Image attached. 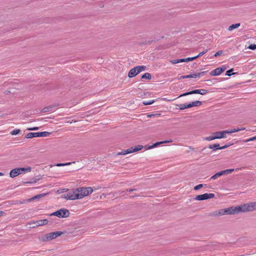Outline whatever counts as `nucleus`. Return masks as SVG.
<instances>
[{"label": "nucleus", "mask_w": 256, "mask_h": 256, "mask_svg": "<svg viewBox=\"0 0 256 256\" xmlns=\"http://www.w3.org/2000/svg\"><path fill=\"white\" fill-rule=\"evenodd\" d=\"M56 166H64V164L58 163L56 164Z\"/></svg>", "instance_id": "obj_42"}, {"label": "nucleus", "mask_w": 256, "mask_h": 256, "mask_svg": "<svg viewBox=\"0 0 256 256\" xmlns=\"http://www.w3.org/2000/svg\"><path fill=\"white\" fill-rule=\"evenodd\" d=\"M200 94L204 95L208 92V90L205 89H200Z\"/></svg>", "instance_id": "obj_33"}, {"label": "nucleus", "mask_w": 256, "mask_h": 256, "mask_svg": "<svg viewBox=\"0 0 256 256\" xmlns=\"http://www.w3.org/2000/svg\"><path fill=\"white\" fill-rule=\"evenodd\" d=\"M3 214H4V212L0 210V216H1Z\"/></svg>", "instance_id": "obj_46"}, {"label": "nucleus", "mask_w": 256, "mask_h": 256, "mask_svg": "<svg viewBox=\"0 0 256 256\" xmlns=\"http://www.w3.org/2000/svg\"><path fill=\"white\" fill-rule=\"evenodd\" d=\"M225 130L222 132H218L214 134V136L216 138V139L217 138H226V132H225Z\"/></svg>", "instance_id": "obj_14"}, {"label": "nucleus", "mask_w": 256, "mask_h": 256, "mask_svg": "<svg viewBox=\"0 0 256 256\" xmlns=\"http://www.w3.org/2000/svg\"><path fill=\"white\" fill-rule=\"evenodd\" d=\"M215 139H216V138H215V136H214V134L212 136H208V137H206V138H204L205 140H208V141L212 140H215Z\"/></svg>", "instance_id": "obj_30"}, {"label": "nucleus", "mask_w": 256, "mask_h": 256, "mask_svg": "<svg viewBox=\"0 0 256 256\" xmlns=\"http://www.w3.org/2000/svg\"><path fill=\"white\" fill-rule=\"evenodd\" d=\"M154 102V100H148V101H144L143 104L144 105H150V104H152Z\"/></svg>", "instance_id": "obj_31"}, {"label": "nucleus", "mask_w": 256, "mask_h": 256, "mask_svg": "<svg viewBox=\"0 0 256 256\" xmlns=\"http://www.w3.org/2000/svg\"><path fill=\"white\" fill-rule=\"evenodd\" d=\"M228 146L227 145H225L223 146L220 147V144H211L208 146V148L212 149L213 150H222L224 149L225 148H226Z\"/></svg>", "instance_id": "obj_13"}, {"label": "nucleus", "mask_w": 256, "mask_h": 256, "mask_svg": "<svg viewBox=\"0 0 256 256\" xmlns=\"http://www.w3.org/2000/svg\"><path fill=\"white\" fill-rule=\"evenodd\" d=\"M71 164H72V162H67V163L64 164V166H70Z\"/></svg>", "instance_id": "obj_44"}, {"label": "nucleus", "mask_w": 256, "mask_h": 256, "mask_svg": "<svg viewBox=\"0 0 256 256\" xmlns=\"http://www.w3.org/2000/svg\"><path fill=\"white\" fill-rule=\"evenodd\" d=\"M254 140H256V136H254L252 138H250L249 140H248L247 141L248 142H250V141H253Z\"/></svg>", "instance_id": "obj_41"}, {"label": "nucleus", "mask_w": 256, "mask_h": 256, "mask_svg": "<svg viewBox=\"0 0 256 256\" xmlns=\"http://www.w3.org/2000/svg\"><path fill=\"white\" fill-rule=\"evenodd\" d=\"M64 198L66 200H75L80 199V196L78 192L77 193L73 192L66 194L64 196Z\"/></svg>", "instance_id": "obj_10"}, {"label": "nucleus", "mask_w": 256, "mask_h": 256, "mask_svg": "<svg viewBox=\"0 0 256 256\" xmlns=\"http://www.w3.org/2000/svg\"><path fill=\"white\" fill-rule=\"evenodd\" d=\"M234 170V169H228L222 170L223 174H230Z\"/></svg>", "instance_id": "obj_29"}, {"label": "nucleus", "mask_w": 256, "mask_h": 256, "mask_svg": "<svg viewBox=\"0 0 256 256\" xmlns=\"http://www.w3.org/2000/svg\"><path fill=\"white\" fill-rule=\"evenodd\" d=\"M202 104V102L199 100H196L192 102L191 103H190L188 104V106L189 107V108H190L194 106H200Z\"/></svg>", "instance_id": "obj_18"}, {"label": "nucleus", "mask_w": 256, "mask_h": 256, "mask_svg": "<svg viewBox=\"0 0 256 256\" xmlns=\"http://www.w3.org/2000/svg\"><path fill=\"white\" fill-rule=\"evenodd\" d=\"M142 78H146L148 80H150L152 78V76L150 74L146 72L142 76Z\"/></svg>", "instance_id": "obj_25"}, {"label": "nucleus", "mask_w": 256, "mask_h": 256, "mask_svg": "<svg viewBox=\"0 0 256 256\" xmlns=\"http://www.w3.org/2000/svg\"><path fill=\"white\" fill-rule=\"evenodd\" d=\"M232 70H233L232 68L227 70L226 72V75L228 76H231L232 74H234L235 73L231 74V72H232Z\"/></svg>", "instance_id": "obj_36"}, {"label": "nucleus", "mask_w": 256, "mask_h": 256, "mask_svg": "<svg viewBox=\"0 0 256 256\" xmlns=\"http://www.w3.org/2000/svg\"><path fill=\"white\" fill-rule=\"evenodd\" d=\"M51 216H55L60 218H67L70 215V212L65 208H61L53 213Z\"/></svg>", "instance_id": "obj_7"}, {"label": "nucleus", "mask_w": 256, "mask_h": 256, "mask_svg": "<svg viewBox=\"0 0 256 256\" xmlns=\"http://www.w3.org/2000/svg\"><path fill=\"white\" fill-rule=\"evenodd\" d=\"M143 146L142 145H138L134 147H130L129 148L124 150L121 152H120L118 154V155H125L128 154H131L132 152H136L141 150Z\"/></svg>", "instance_id": "obj_8"}, {"label": "nucleus", "mask_w": 256, "mask_h": 256, "mask_svg": "<svg viewBox=\"0 0 256 256\" xmlns=\"http://www.w3.org/2000/svg\"><path fill=\"white\" fill-rule=\"evenodd\" d=\"M200 90H192V91H190V92H186L184 94H183L181 95L180 96H180H188V95H190V94H200Z\"/></svg>", "instance_id": "obj_19"}, {"label": "nucleus", "mask_w": 256, "mask_h": 256, "mask_svg": "<svg viewBox=\"0 0 256 256\" xmlns=\"http://www.w3.org/2000/svg\"><path fill=\"white\" fill-rule=\"evenodd\" d=\"M54 110V107L53 106H48L47 107L44 108L43 109V112H50Z\"/></svg>", "instance_id": "obj_23"}, {"label": "nucleus", "mask_w": 256, "mask_h": 256, "mask_svg": "<svg viewBox=\"0 0 256 256\" xmlns=\"http://www.w3.org/2000/svg\"><path fill=\"white\" fill-rule=\"evenodd\" d=\"M4 174L0 172V176H3Z\"/></svg>", "instance_id": "obj_47"}, {"label": "nucleus", "mask_w": 256, "mask_h": 256, "mask_svg": "<svg viewBox=\"0 0 256 256\" xmlns=\"http://www.w3.org/2000/svg\"><path fill=\"white\" fill-rule=\"evenodd\" d=\"M170 62L171 63H172L173 64H178L179 62H182V59L172 60Z\"/></svg>", "instance_id": "obj_28"}, {"label": "nucleus", "mask_w": 256, "mask_h": 256, "mask_svg": "<svg viewBox=\"0 0 256 256\" xmlns=\"http://www.w3.org/2000/svg\"><path fill=\"white\" fill-rule=\"evenodd\" d=\"M171 142H172V140L171 139H170L169 140H164V141H162V142H156L155 144H154L150 146L148 148H154L157 146H158L160 144H162Z\"/></svg>", "instance_id": "obj_17"}, {"label": "nucleus", "mask_w": 256, "mask_h": 256, "mask_svg": "<svg viewBox=\"0 0 256 256\" xmlns=\"http://www.w3.org/2000/svg\"><path fill=\"white\" fill-rule=\"evenodd\" d=\"M32 168L30 167H28L26 168H15L10 170V176L12 178H14L24 172H30Z\"/></svg>", "instance_id": "obj_2"}, {"label": "nucleus", "mask_w": 256, "mask_h": 256, "mask_svg": "<svg viewBox=\"0 0 256 256\" xmlns=\"http://www.w3.org/2000/svg\"><path fill=\"white\" fill-rule=\"evenodd\" d=\"M222 72H223V70L218 68L212 70L210 72V74L212 76H219Z\"/></svg>", "instance_id": "obj_15"}, {"label": "nucleus", "mask_w": 256, "mask_h": 256, "mask_svg": "<svg viewBox=\"0 0 256 256\" xmlns=\"http://www.w3.org/2000/svg\"><path fill=\"white\" fill-rule=\"evenodd\" d=\"M42 196H43V194H38V195L34 196V197H33L32 198L29 199L28 200V201H30L32 200H34V199H36V198H42Z\"/></svg>", "instance_id": "obj_35"}, {"label": "nucleus", "mask_w": 256, "mask_h": 256, "mask_svg": "<svg viewBox=\"0 0 256 256\" xmlns=\"http://www.w3.org/2000/svg\"><path fill=\"white\" fill-rule=\"evenodd\" d=\"M207 52H208V50H205L202 52H201L199 53V54L198 55L195 56L196 57V58H198V57H200V56H202L203 54H204Z\"/></svg>", "instance_id": "obj_34"}, {"label": "nucleus", "mask_w": 256, "mask_h": 256, "mask_svg": "<svg viewBox=\"0 0 256 256\" xmlns=\"http://www.w3.org/2000/svg\"><path fill=\"white\" fill-rule=\"evenodd\" d=\"M182 62H190V61H192V60L196 59V57L194 56L192 57V58H182Z\"/></svg>", "instance_id": "obj_27"}, {"label": "nucleus", "mask_w": 256, "mask_h": 256, "mask_svg": "<svg viewBox=\"0 0 256 256\" xmlns=\"http://www.w3.org/2000/svg\"><path fill=\"white\" fill-rule=\"evenodd\" d=\"M62 234V232H50L42 237L40 240L43 242L48 241L61 236Z\"/></svg>", "instance_id": "obj_3"}, {"label": "nucleus", "mask_w": 256, "mask_h": 256, "mask_svg": "<svg viewBox=\"0 0 256 256\" xmlns=\"http://www.w3.org/2000/svg\"><path fill=\"white\" fill-rule=\"evenodd\" d=\"M146 68V66H137L132 68L128 74L129 78H133L136 76L140 72L144 71Z\"/></svg>", "instance_id": "obj_5"}, {"label": "nucleus", "mask_w": 256, "mask_h": 256, "mask_svg": "<svg viewBox=\"0 0 256 256\" xmlns=\"http://www.w3.org/2000/svg\"><path fill=\"white\" fill-rule=\"evenodd\" d=\"M221 68L223 70V72L226 69V67L225 66H222V67L219 68Z\"/></svg>", "instance_id": "obj_43"}, {"label": "nucleus", "mask_w": 256, "mask_h": 256, "mask_svg": "<svg viewBox=\"0 0 256 256\" xmlns=\"http://www.w3.org/2000/svg\"><path fill=\"white\" fill-rule=\"evenodd\" d=\"M240 212H246L256 210V202L240 206Z\"/></svg>", "instance_id": "obj_4"}, {"label": "nucleus", "mask_w": 256, "mask_h": 256, "mask_svg": "<svg viewBox=\"0 0 256 256\" xmlns=\"http://www.w3.org/2000/svg\"><path fill=\"white\" fill-rule=\"evenodd\" d=\"M245 130L244 128H233V129H230V130H225L226 131L225 132H226V134H231V133H233V132H240V130Z\"/></svg>", "instance_id": "obj_20"}, {"label": "nucleus", "mask_w": 256, "mask_h": 256, "mask_svg": "<svg viewBox=\"0 0 256 256\" xmlns=\"http://www.w3.org/2000/svg\"><path fill=\"white\" fill-rule=\"evenodd\" d=\"M214 197V194H200L196 196L195 199L198 200H208L209 198H212Z\"/></svg>", "instance_id": "obj_9"}, {"label": "nucleus", "mask_w": 256, "mask_h": 256, "mask_svg": "<svg viewBox=\"0 0 256 256\" xmlns=\"http://www.w3.org/2000/svg\"><path fill=\"white\" fill-rule=\"evenodd\" d=\"M222 53H223V51L222 50H219V51H218V52H216L214 54V56H216V57L218 56H220L221 54H222Z\"/></svg>", "instance_id": "obj_39"}, {"label": "nucleus", "mask_w": 256, "mask_h": 256, "mask_svg": "<svg viewBox=\"0 0 256 256\" xmlns=\"http://www.w3.org/2000/svg\"><path fill=\"white\" fill-rule=\"evenodd\" d=\"M226 214L225 209H222L214 211L212 212V215L214 216H220Z\"/></svg>", "instance_id": "obj_16"}, {"label": "nucleus", "mask_w": 256, "mask_h": 256, "mask_svg": "<svg viewBox=\"0 0 256 256\" xmlns=\"http://www.w3.org/2000/svg\"><path fill=\"white\" fill-rule=\"evenodd\" d=\"M248 48L249 49H250L252 50H254L256 49V44H252L248 46Z\"/></svg>", "instance_id": "obj_37"}, {"label": "nucleus", "mask_w": 256, "mask_h": 256, "mask_svg": "<svg viewBox=\"0 0 256 256\" xmlns=\"http://www.w3.org/2000/svg\"><path fill=\"white\" fill-rule=\"evenodd\" d=\"M226 214H232L240 212V206L231 207L225 209Z\"/></svg>", "instance_id": "obj_12"}, {"label": "nucleus", "mask_w": 256, "mask_h": 256, "mask_svg": "<svg viewBox=\"0 0 256 256\" xmlns=\"http://www.w3.org/2000/svg\"><path fill=\"white\" fill-rule=\"evenodd\" d=\"M35 223L37 226H44L48 223V220L46 219L41 220H37Z\"/></svg>", "instance_id": "obj_21"}, {"label": "nucleus", "mask_w": 256, "mask_h": 256, "mask_svg": "<svg viewBox=\"0 0 256 256\" xmlns=\"http://www.w3.org/2000/svg\"><path fill=\"white\" fill-rule=\"evenodd\" d=\"M240 23H237L236 24H232L228 28V30L231 32L234 29L238 28L240 26Z\"/></svg>", "instance_id": "obj_22"}, {"label": "nucleus", "mask_w": 256, "mask_h": 256, "mask_svg": "<svg viewBox=\"0 0 256 256\" xmlns=\"http://www.w3.org/2000/svg\"><path fill=\"white\" fill-rule=\"evenodd\" d=\"M20 132V130L18 129H15L11 132L12 135H16Z\"/></svg>", "instance_id": "obj_32"}, {"label": "nucleus", "mask_w": 256, "mask_h": 256, "mask_svg": "<svg viewBox=\"0 0 256 256\" xmlns=\"http://www.w3.org/2000/svg\"><path fill=\"white\" fill-rule=\"evenodd\" d=\"M224 175L222 172V171H220V172H218L217 173H216L215 174H214V176H212L211 178H210V179H212V180H216V178H218V177L222 176Z\"/></svg>", "instance_id": "obj_24"}, {"label": "nucleus", "mask_w": 256, "mask_h": 256, "mask_svg": "<svg viewBox=\"0 0 256 256\" xmlns=\"http://www.w3.org/2000/svg\"><path fill=\"white\" fill-rule=\"evenodd\" d=\"M203 186L202 184H199L196 186L194 187V190H200V188H202Z\"/></svg>", "instance_id": "obj_38"}, {"label": "nucleus", "mask_w": 256, "mask_h": 256, "mask_svg": "<svg viewBox=\"0 0 256 256\" xmlns=\"http://www.w3.org/2000/svg\"><path fill=\"white\" fill-rule=\"evenodd\" d=\"M50 134V132H29L26 135V138H31L34 137H46Z\"/></svg>", "instance_id": "obj_6"}, {"label": "nucleus", "mask_w": 256, "mask_h": 256, "mask_svg": "<svg viewBox=\"0 0 256 256\" xmlns=\"http://www.w3.org/2000/svg\"><path fill=\"white\" fill-rule=\"evenodd\" d=\"M38 129H39L38 127H33V128H28L27 130H38Z\"/></svg>", "instance_id": "obj_40"}, {"label": "nucleus", "mask_w": 256, "mask_h": 256, "mask_svg": "<svg viewBox=\"0 0 256 256\" xmlns=\"http://www.w3.org/2000/svg\"><path fill=\"white\" fill-rule=\"evenodd\" d=\"M206 72H202L198 73H194L188 75L182 76L180 77V79L200 78L201 76H204Z\"/></svg>", "instance_id": "obj_11"}, {"label": "nucleus", "mask_w": 256, "mask_h": 256, "mask_svg": "<svg viewBox=\"0 0 256 256\" xmlns=\"http://www.w3.org/2000/svg\"><path fill=\"white\" fill-rule=\"evenodd\" d=\"M179 109L180 110H183L186 108H188L189 107L188 106V104H180L178 105Z\"/></svg>", "instance_id": "obj_26"}, {"label": "nucleus", "mask_w": 256, "mask_h": 256, "mask_svg": "<svg viewBox=\"0 0 256 256\" xmlns=\"http://www.w3.org/2000/svg\"><path fill=\"white\" fill-rule=\"evenodd\" d=\"M136 190L135 188H133V189H130L128 191L129 192H133L134 190Z\"/></svg>", "instance_id": "obj_45"}, {"label": "nucleus", "mask_w": 256, "mask_h": 256, "mask_svg": "<svg viewBox=\"0 0 256 256\" xmlns=\"http://www.w3.org/2000/svg\"><path fill=\"white\" fill-rule=\"evenodd\" d=\"M99 188H100V187H94V188L92 187L80 188L76 189V192H78L80 196L81 199L84 197L92 194L94 190H98Z\"/></svg>", "instance_id": "obj_1"}]
</instances>
